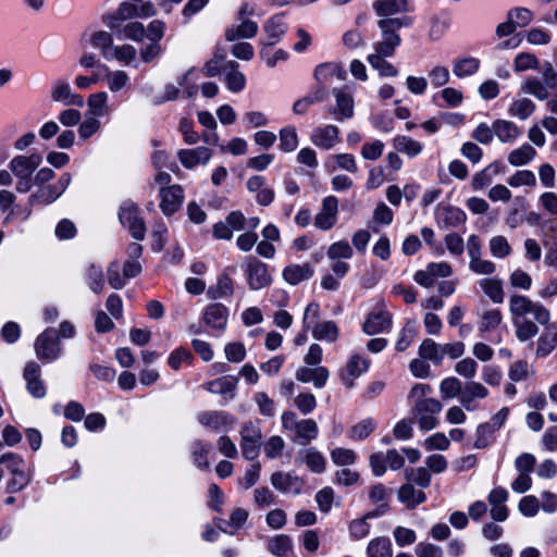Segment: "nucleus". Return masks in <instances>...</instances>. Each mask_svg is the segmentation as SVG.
Here are the masks:
<instances>
[{
	"instance_id": "56",
	"label": "nucleus",
	"mask_w": 557,
	"mask_h": 557,
	"mask_svg": "<svg viewBox=\"0 0 557 557\" xmlns=\"http://www.w3.org/2000/svg\"><path fill=\"white\" fill-rule=\"evenodd\" d=\"M507 15L509 20L513 21L516 27H525L533 20V13L528 8L518 7L508 11Z\"/></svg>"
},
{
	"instance_id": "44",
	"label": "nucleus",
	"mask_w": 557,
	"mask_h": 557,
	"mask_svg": "<svg viewBox=\"0 0 557 557\" xmlns=\"http://www.w3.org/2000/svg\"><path fill=\"white\" fill-rule=\"evenodd\" d=\"M210 451V445L205 444L201 440H196L191 443V456L194 463L201 470H208L210 462L208 460V454Z\"/></svg>"
},
{
	"instance_id": "22",
	"label": "nucleus",
	"mask_w": 557,
	"mask_h": 557,
	"mask_svg": "<svg viewBox=\"0 0 557 557\" xmlns=\"http://www.w3.org/2000/svg\"><path fill=\"white\" fill-rule=\"evenodd\" d=\"M296 379L304 383L312 382L315 387L321 388L329 379V370L325 367H302L297 370Z\"/></svg>"
},
{
	"instance_id": "23",
	"label": "nucleus",
	"mask_w": 557,
	"mask_h": 557,
	"mask_svg": "<svg viewBox=\"0 0 557 557\" xmlns=\"http://www.w3.org/2000/svg\"><path fill=\"white\" fill-rule=\"evenodd\" d=\"M198 421L206 428L219 431L223 426L231 425L233 418L225 411H203L198 414Z\"/></svg>"
},
{
	"instance_id": "60",
	"label": "nucleus",
	"mask_w": 557,
	"mask_h": 557,
	"mask_svg": "<svg viewBox=\"0 0 557 557\" xmlns=\"http://www.w3.org/2000/svg\"><path fill=\"white\" fill-rule=\"evenodd\" d=\"M323 95L324 92L321 89H318L313 96H306L301 99H298L293 104L294 113L298 115L305 114L310 106L323 100Z\"/></svg>"
},
{
	"instance_id": "42",
	"label": "nucleus",
	"mask_w": 557,
	"mask_h": 557,
	"mask_svg": "<svg viewBox=\"0 0 557 557\" xmlns=\"http://www.w3.org/2000/svg\"><path fill=\"white\" fill-rule=\"evenodd\" d=\"M280 149L283 152H293L298 147V134L295 126L288 125L280 129Z\"/></svg>"
},
{
	"instance_id": "58",
	"label": "nucleus",
	"mask_w": 557,
	"mask_h": 557,
	"mask_svg": "<svg viewBox=\"0 0 557 557\" xmlns=\"http://www.w3.org/2000/svg\"><path fill=\"white\" fill-rule=\"evenodd\" d=\"M508 184L511 187L535 186L536 177L534 173L529 170H520L509 177Z\"/></svg>"
},
{
	"instance_id": "63",
	"label": "nucleus",
	"mask_w": 557,
	"mask_h": 557,
	"mask_svg": "<svg viewBox=\"0 0 557 557\" xmlns=\"http://www.w3.org/2000/svg\"><path fill=\"white\" fill-rule=\"evenodd\" d=\"M352 256L350 245L345 240H339L332 244L327 250L330 259H349Z\"/></svg>"
},
{
	"instance_id": "12",
	"label": "nucleus",
	"mask_w": 557,
	"mask_h": 557,
	"mask_svg": "<svg viewBox=\"0 0 557 557\" xmlns=\"http://www.w3.org/2000/svg\"><path fill=\"white\" fill-rule=\"evenodd\" d=\"M310 140L315 147L330 150L341 140L339 129L337 126L332 124L318 126L313 128L310 135Z\"/></svg>"
},
{
	"instance_id": "52",
	"label": "nucleus",
	"mask_w": 557,
	"mask_h": 557,
	"mask_svg": "<svg viewBox=\"0 0 557 557\" xmlns=\"http://www.w3.org/2000/svg\"><path fill=\"white\" fill-rule=\"evenodd\" d=\"M545 256L544 263L557 270V231L544 240Z\"/></svg>"
},
{
	"instance_id": "14",
	"label": "nucleus",
	"mask_w": 557,
	"mask_h": 557,
	"mask_svg": "<svg viewBox=\"0 0 557 557\" xmlns=\"http://www.w3.org/2000/svg\"><path fill=\"white\" fill-rule=\"evenodd\" d=\"M332 94L335 97L336 107L330 109L329 112L333 114L335 120L342 122L343 120L352 117L354 99L351 95L341 88H334Z\"/></svg>"
},
{
	"instance_id": "49",
	"label": "nucleus",
	"mask_w": 557,
	"mask_h": 557,
	"mask_svg": "<svg viewBox=\"0 0 557 557\" xmlns=\"http://www.w3.org/2000/svg\"><path fill=\"white\" fill-rule=\"evenodd\" d=\"M480 67V61L475 58H465L454 63L453 72L457 77L473 75Z\"/></svg>"
},
{
	"instance_id": "57",
	"label": "nucleus",
	"mask_w": 557,
	"mask_h": 557,
	"mask_svg": "<svg viewBox=\"0 0 557 557\" xmlns=\"http://www.w3.org/2000/svg\"><path fill=\"white\" fill-rule=\"evenodd\" d=\"M246 273L248 278H265L270 276L267 264L251 257L247 259Z\"/></svg>"
},
{
	"instance_id": "51",
	"label": "nucleus",
	"mask_w": 557,
	"mask_h": 557,
	"mask_svg": "<svg viewBox=\"0 0 557 557\" xmlns=\"http://www.w3.org/2000/svg\"><path fill=\"white\" fill-rule=\"evenodd\" d=\"M296 434L299 438L302 440V444L306 445L312 440H314L318 435V425L317 422L312 419H306L299 421V425L297 428Z\"/></svg>"
},
{
	"instance_id": "54",
	"label": "nucleus",
	"mask_w": 557,
	"mask_h": 557,
	"mask_svg": "<svg viewBox=\"0 0 557 557\" xmlns=\"http://www.w3.org/2000/svg\"><path fill=\"white\" fill-rule=\"evenodd\" d=\"M495 432L496 430L488 422L480 424L476 428V441L474 442V447L478 449L488 447Z\"/></svg>"
},
{
	"instance_id": "46",
	"label": "nucleus",
	"mask_w": 557,
	"mask_h": 557,
	"mask_svg": "<svg viewBox=\"0 0 557 557\" xmlns=\"http://www.w3.org/2000/svg\"><path fill=\"white\" fill-rule=\"evenodd\" d=\"M104 81L111 92H119L129 84V76L123 70L108 71Z\"/></svg>"
},
{
	"instance_id": "31",
	"label": "nucleus",
	"mask_w": 557,
	"mask_h": 557,
	"mask_svg": "<svg viewBox=\"0 0 557 557\" xmlns=\"http://www.w3.org/2000/svg\"><path fill=\"white\" fill-rule=\"evenodd\" d=\"M398 499L406 504L408 509H414L418 505L425 502L426 495L423 491L416 490L412 484L407 483L398 490Z\"/></svg>"
},
{
	"instance_id": "1",
	"label": "nucleus",
	"mask_w": 557,
	"mask_h": 557,
	"mask_svg": "<svg viewBox=\"0 0 557 557\" xmlns=\"http://www.w3.org/2000/svg\"><path fill=\"white\" fill-rule=\"evenodd\" d=\"M510 311L513 315L533 314L534 320L544 325V331L539 337L536 355L545 357L557 346V323H549V311L542 305L532 302L529 298L515 295L510 299Z\"/></svg>"
},
{
	"instance_id": "47",
	"label": "nucleus",
	"mask_w": 557,
	"mask_h": 557,
	"mask_svg": "<svg viewBox=\"0 0 557 557\" xmlns=\"http://www.w3.org/2000/svg\"><path fill=\"white\" fill-rule=\"evenodd\" d=\"M488 248L491 255L498 259L508 257L512 251L508 239L503 235L492 236L488 242Z\"/></svg>"
},
{
	"instance_id": "8",
	"label": "nucleus",
	"mask_w": 557,
	"mask_h": 557,
	"mask_svg": "<svg viewBox=\"0 0 557 557\" xmlns=\"http://www.w3.org/2000/svg\"><path fill=\"white\" fill-rule=\"evenodd\" d=\"M41 163L42 156L39 152L17 154L9 162V169L16 178H32Z\"/></svg>"
},
{
	"instance_id": "17",
	"label": "nucleus",
	"mask_w": 557,
	"mask_h": 557,
	"mask_svg": "<svg viewBox=\"0 0 557 557\" xmlns=\"http://www.w3.org/2000/svg\"><path fill=\"white\" fill-rule=\"evenodd\" d=\"M271 484L282 493L299 494L302 490L304 481L299 476L292 475L290 473L276 471L271 475Z\"/></svg>"
},
{
	"instance_id": "48",
	"label": "nucleus",
	"mask_w": 557,
	"mask_h": 557,
	"mask_svg": "<svg viewBox=\"0 0 557 557\" xmlns=\"http://www.w3.org/2000/svg\"><path fill=\"white\" fill-rule=\"evenodd\" d=\"M368 557H392V545L387 537L372 540L367 548Z\"/></svg>"
},
{
	"instance_id": "62",
	"label": "nucleus",
	"mask_w": 557,
	"mask_h": 557,
	"mask_svg": "<svg viewBox=\"0 0 557 557\" xmlns=\"http://www.w3.org/2000/svg\"><path fill=\"white\" fill-rule=\"evenodd\" d=\"M101 127V123L95 116L86 115V119L79 123L78 135L82 139H88L95 135Z\"/></svg>"
},
{
	"instance_id": "19",
	"label": "nucleus",
	"mask_w": 557,
	"mask_h": 557,
	"mask_svg": "<svg viewBox=\"0 0 557 557\" xmlns=\"http://www.w3.org/2000/svg\"><path fill=\"white\" fill-rule=\"evenodd\" d=\"M23 376L26 381L27 391L37 398H42L46 395V388L40 380V367L34 362H27L24 368Z\"/></svg>"
},
{
	"instance_id": "4",
	"label": "nucleus",
	"mask_w": 557,
	"mask_h": 557,
	"mask_svg": "<svg viewBox=\"0 0 557 557\" xmlns=\"http://www.w3.org/2000/svg\"><path fill=\"white\" fill-rule=\"evenodd\" d=\"M72 182V175L63 173L53 184L42 185L29 196L30 205H50L59 199Z\"/></svg>"
},
{
	"instance_id": "43",
	"label": "nucleus",
	"mask_w": 557,
	"mask_h": 557,
	"mask_svg": "<svg viewBox=\"0 0 557 557\" xmlns=\"http://www.w3.org/2000/svg\"><path fill=\"white\" fill-rule=\"evenodd\" d=\"M385 58L387 57L379 53H371L368 55L367 60L370 63V65L379 72L381 76H396L398 74V70L392 63L387 62Z\"/></svg>"
},
{
	"instance_id": "24",
	"label": "nucleus",
	"mask_w": 557,
	"mask_h": 557,
	"mask_svg": "<svg viewBox=\"0 0 557 557\" xmlns=\"http://www.w3.org/2000/svg\"><path fill=\"white\" fill-rule=\"evenodd\" d=\"M258 33V24L251 20H242L237 26H230L225 29L224 37L227 41L237 39L253 38Z\"/></svg>"
},
{
	"instance_id": "25",
	"label": "nucleus",
	"mask_w": 557,
	"mask_h": 557,
	"mask_svg": "<svg viewBox=\"0 0 557 557\" xmlns=\"http://www.w3.org/2000/svg\"><path fill=\"white\" fill-rule=\"evenodd\" d=\"M89 42L95 49L100 51L104 60L111 61V50L114 47L111 33L102 29L92 32L89 37Z\"/></svg>"
},
{
	"instance_id": "15",
	"label": "nucleus",
	"mask_w": 557,
	"mask_h": 557,
	"mask_svg": "<svg viewBox=\"0 0 557 557\" xmlns=\"http://www.w3.org/2000/svg\"><path fill=\"white\" fill-rule=\"evenodd\" d=\"M346 71L342 64L326 62L319 64L314 69L313 76L320 88L323 91L324 85L332 81L333 77H336L338 81H344L346 78Z\"/></svg>"
},
{
	"instance_id": "20",
	"label": "nucleus",
	"mask_w": 557,
	"mask_h": 557,
	"mask_svg": "<svg viewBox=\"0 0 557 557\" xmlns=\"http://www.w3.org/2000/svg\"><path fill=\"white\" fill-rule=\"evenodd\" d=\"M493 131L497 139L504 144H511L521 135L520 128L508 120H495L493 122Z\"/></svg>"
},
{
	"instance_id": "38",
	"label": "nucleus",
	"mask_w": 557,
	"mask_h": 557,
	"mask_svg": "<svg viewBox=\"0 0 557 557\" xmlns=\"http://www.w3.org/2000/svg\"><path fill=\"white\" fill-rule=\"evenodd\" d=\"M513 324L516 326V336L519 341L525 342L539 332L537 325L525 318V315H515Z\"/></svg>"
},
{
	"instance_id": "21",
	"label": "nucleus",
	"mask_w": 557,
	"mask_h": 557,
	"mask_svg": "<svg viewBox=\"0 0 557 557\" xmlns=\"http://www.w3.org/2000/svg\"><path fill=\"white\" fill-rule=\"evenodd\" d=\"M263 29L267 37L260 41L261 46H274L286 33L287 26L281 17L273 16L264 23Z\"/></svg>"
},
{
	"instance_id": "18",
	"label": "nucleus",
	"mask_w": 557,
	"mask_h": 557,
	"mask_svg": "<svg viewBox=\"0 0 557 557\" xmlns=\"http://www.w3.org/2000/svg\"><path fill=\"white\" fill-rule=\"evenodd\" d=\"M368 368L369 360L362 359L359 355H354L341 372V379L343 383L350 388L354 385V381L366 372Z\"/></svg>"
},
{
	"instance_id": "41",
	"label": "nucleus",
	"mask_w": 557,
	"mask_h": 557,
	"mask_svg": "<svg viewBox=\"0 0 557 557\" xmlns=\"http://www.w3.org/2000/svg\"><path fill=\"white\" fill-rule=\"evenodd\" d=\"M419 356L421 359L431 360L434 364H441L443 354L441 352V345L436 344L431 338H425L419 347Z\"/></svg>"
},
{
	"instance_id": "27",
	"label": "nucleus",
	"mask_w": 557,
	"mask_h": 557,
	"mask_svg": "<svg viewBox=\"0 0 557 557\" xmlns=\"http://www.w3.org/2000/svg\"><path fill=\"white\" fill-rule=\"evenodd\" d=\"M373 9L379 16H389L410 10L408 0H375Z\"/></svg>"
},
{
	"instance_id": "33",
	"label": "nucleus",
	"mask_w": 557,
	"mask_h": 557,
	"mask_svg": "<svg viewBox=\"0 0 557 557\" xmlns=\"http://www.w3.org/2000/svg\"><path fill=\"white\" fill-rule=\"evenodd\" d=\"M391 324V315L387 312L370 313L362 325L363 331L373 335L384 331Z\"/></svg>"
},
{
	"instance_id": "30",
	"label": "nucleus",
	"mask_w": 557,
	"mask_h": 557,
	"mask_svg": "<svg viewBox=\"0 0 557 557\" xmlns=\"http://www.w3.org/2000/svg\"><path fill=\"white\" fill-rule=\"evenodd\" d=\"M502 170L503 164L498 161L488 164L482 171L474 174L471 182L472 188L474 190H479L488 186L492 183L494 176L499 174Z\"/></svg>"
},
{
	"instance_id": "2",
	"label": "nucleus",
	"mask_w": 557,
	"mask_h": 557,
	"mask_svg": "<svg viewBox=\"0 0 557 557\" xmlns=\"http://www.w3.org/2000/svg\"><path fill=\"white\" fill-rule=\"evenodd\" d=\"M542 77L530 76L521 84V91L540 101H546V110L557 116V72L549 62L542 65Z\"/></svg>"
},
{
	"instance_id": "32",
	"label": "nucleus",
	"mask_w": 557,
	"mask_h": 557,
	"mask_svg": "<svg viewBox=\"0 0 557 557\" xmlns=\"http://www.w3.org/2000/svg\"><path fill=\"white\" fill-rule=\"evenodd\" d=\"M237 383L238 379L236 376L225 375L207 383L206 388L211 393L221 394L223 396L230 395V398H233Z\"/></svg>"
},
{
	"instance_id": "40",
	"label": "nucleus",
	"mask_w": 557,
	"mask_h": 557,
	"mask_svg": "<svg viewBox=\"0 0 557 557\" xmlns=\"http://www.w3.org/2000/svg\"><path fill=\"white\" fill-rule=\"evenodd\" d=\"M536 156V150L524 144L508 154V162L513 166H521L531 162Z\"/></svg>"
},
{
	"instance_id": "9",
	"label": "nucleus",
	"mask_w": 557,
	"mask_h": 557,
	"mask_svg": "<svg viewBox=\"0 0 557 557\" xmlns=\"http://www.w3.org/2000/svg\"><path fill=\"white\" fill-rule=\"evenodd\" d=\"M240 437L243 456L248 460H255L259 455L262 438L260 428L252 422H246L240 430Z\"/></svg>"
},
{
	"instance_id": "55",
	"label": "nucleus",
	"mask_w": 557,
	"mask_h": 557,
	"mask_svg": "<svg viewBox=\"0 0 557 557\" xmlns=\"http://www.w3.org/2000/svg\"><path fill=\"white\" fill-rule=\"evenodd\" d=\"M502 319V313L498 309L485 311L481 315V322L479 326L480 332L484 333L496 329L500 324Z\"/></svg>"
},
{
	"instance_id": "50",
	"label": "nucleus",
	"mask_w": 557,
	"mask_h": 557,
	"mask_svg": "<svg viewBox=\"0 0 557 557\" xmlns=\"http://www.w3.org/2000/svg\"><path fill=\"white\" fill-rule=\"evenodd\" d=\"M451 275V268L445 262L431 263L428 267V273L418 271L414 278H444Z\"/></svg>"
},
{
	"instance_id": "3",
	"label": "nucleus",
	"mask_w": 557,
	"mask_h": 557,
	"mask_svg": "<svg viewBox=\"0 0 557 557\" xmlns=\"http://www.w3.org/2000/svg\"><path fill=\"white\" fill-rule=\"evenodd\" d=\"M412 18L409 16L386 17L377 22V26L382 32V39L373 45L374 53L386 57H393L401 39L398 30L401 27H409Z\"/></svg>"
},
{
	"instance_id": "39",
	"label": "nucleus",
	"mask_w": 557,
	"mask_h": 557,
	"mask_svg": "<svg viewBox=\"0 0 557 557\" xmlns=\"http://www.w3.org/2000/svg\"><path fill=\"white\" fill-rule=\"evenodd\" d=\"M338 327L334 321H324L317 323L312 330V336L318 341H326L330 343L338 338Z\"/></svg>"
},
{
	"instance_id": "37",
	"label": "nucleus",
	"mask_w": 557,
	"mask_h": 557,
	"mask_svg": "<svg viewBox=\"0 0 557 557\" xmlns=\"http://www.w3.org/2000/svg\"><path fill=\"white\" fill-rule=\"evenodd\" d=\"M226 67L230 69V72L225 76L227 88L233 92L242 91L246 86V78L245 75L237 70L238 63L228 61Z\"/></svg>"
},
{
	"instance_id": "29",
	"label": "nucleus",
	"mask_w": 557,
	"mask_h": 557,
	"mask_svg": "<svg viewBox=\"0 0 557 557\" xmlns=\"http://www.w3.org/2000/svg\"><path fill=\"white\" fill-rule=\"evenodd\" d=\"M88 111L86 115L99 117L108 115L110 109L108 107V94L106 91H98L89 95L87 99Z\"/></svg>"
},
{
	"instance_id": "34",
	"label": "nucleus",
	"mask_w": 557,
	"mask_h": 557,
	"mask_svg": "<svg viewBox=\"0 0 557 557\" xmlns=\"http://www.w3.org/2000/svg\"><path fill=\"white\" fill-rule=\"evenodd\" d=\"M394 148L401 153L407 154L409 158H414L422 152L423 146L421 143L408 136L398 135L393 139Z\"/></svg>"
},
{
	"instance_id": "35",
	"label": "nucleus",
	"mask_w": 557,
	"mask_h": 557,
	"mask_svg": "<svg viewBox=\"0 0 557 557\" xmlns=\"http://www.w3.org/2000/svg\"><path fill=\"white\" fill-rule=\"evenodd\" d=\"M268 549L277 557H290L293 554L292 539L286 534L276 535L269 541Z\"/></svg>"
},
{
	"instance_id": "59",
	"label": "nucleus",
	"mask_w": 557,
	"mask_h": 557,
	"mask_svg": "<svg viewBox=\"0 0 557 557\" xmlns=\"http://www.w3.org/2000/svg\"><path fill=\"white\" fill-rule=\"evenodd\" d=\"M513 67L516 72H523L530 69L535 70L539 67V60L532 53L521 52L515 58Z\"/></svg>"
},
{
	"instance_id": "13",
	"label": "nucleus",
	"mask_w": 557,
	"mask_h": 557,
	"mask_svg": "<svg viewBox=\"0 0 557 557\" xmlns=\"http://www.w3.org/2000/svg\"><path fill=\"white\" fill-rule=\"evenodd\" d=\"M212 157V150L207 147H197L194 149H181L177 152V159L185 169H194L197 165L207 164Z\"/></svg>"
},
{
	"instance_id": "11",
	"label": "nucleus",
	"mask_w": 557,
	"mask_h": 557,
	"mask_svg": "<svg viewBox=\"0 0 557 557\" xmlns=\"http://www.w3.org/2000/svg\"><path fill=\"white\" fill-rule=\"evenodd\" d=\"M50 98L54 102H61L66 107L70 106H76V107H83L84 106V98L83 96L75 94L72 91V88L70 84L62 78H58L53 82L50 90Z\"/></svg>"
},
{
	"instance_id": "7",
	"label": "nucleus",
	"mask_w": 557,
	"mask_h": 557,
	"mask_svg": "<svg viewBox=\"0 0 557 557\" xmlns=\"http://www.w3.org/2000/svg\"><path fill=\"white\" fill-rule=\"evenodd\" d=\"M35 351L41 360H55L61 355V346L57 330L50 327L45 330L35 342Z\"/></svg>"
},
{
	"instance_id": "64",
	"label": "nucleus",
	"mask_w": 557,
	"mask_h": 557,
	"mask_svg": "<svg viewBox=\"0 0 557 557\" xmlns=\"http://www.w3.org/2000/svg\"><path fill=\"white\" fill-rule=\"evenodd\" d=\"M305 462L309 469L315 473H321L325 469L324 457L313 448H310L305 456Z\"/></svg>"
},
{
	"instance_id": "5",
	"label": "nucleus",
	"mask_w": 557,
	"mask_h": 557,
	"mask_svg": "<svg viewBox=\"0 0 557 557\" xmlns=\"http://www.w3.org/2000/svg\"><path fill=\"white\" fill-rule=\"evenodd\" d=\"M138 213V206L132 200H125L119 209V220L135 239L141 240L146 235V225Z\"/></svg>"
},
{
	"instance_id": "26",
	"label": "nucleus",
	"mask_w": 557,
	"mask_h": 557,
	"mask_svg": "<svg viewBox=\"0 0 557 557\" xmlns=\"http://www.w3.org/2000/svg\"><path fill=\"white\" fill-rule=\"evenodd\" d=\"M536 110V104L527 97H520L515 98L509 107H508V114L511 117H516L520 121H525L530 116L533 115V113Z\"/></svg>"
},
{
	"instance_id": "61",
	"label": "nucleus",
	"mask_w": 557,
	"mask_h": 557,
	"mask_svg": "<svg viewBox=\"0 0 557 557\" xmlns=\"http://www.w3.org/2000/svg\"><path fill=\"white\" fill-rule=\"evenodd\" d=\"M313 275L311 267L307 263L292 264L284 269V278H309Z\"/></svg>"
},
{
	"instance_id": "53",
	"label": "nucleus",
	"mask_w": 557,
	"mask_h": 557,
	"mask_svg": "<svg viewBox=\"0 0 557 557\" xmlns=\"http://www.w3.org/2000/svg\"><path fill=\"white\" fill-rule=\"evenodd\" d=\"M122 34L125 39L133 40L136 42H140L144 40L146 36V28L143 23L137 21L128 22L123 25Z\"/></svg>"
},
{
	"instance_id": "28",
	"label": "nucleus",
	"mask_w": 557,
	"mask_h": 557,
	"mask_svg": "<svg viewBox=\"0 0 557 557\" xmlns=\"http://www.w3.org/2000/svg\"><path fill=\"white\" fill-rule=\"evenodd\" d=\"M203 320L207 325L223 330L227 322V309L221 304H212L206 309Z\"/></svg>"
},
{
	"instance_id": "36",
	"label": "nucleus",
	"mask_w": 557,
	"mask_h": 557,
	"mask_svg": "<svg viewBox=\"0 0 557 557\" xmlns=\"http://www.w3.org/2000/svg\"><path fill=\"white\" fill-rule=\"evenodd\" d=\"M437 216L446 227H456L466 221V213L455 207L438 208Z\"/></svg>"
},
{
	"instance_id": "6",
	"label": "nucleus",
	"mask_w": 557,
	"mask_h": 557,
	"mask_svg": "<svg viewBox=\"0 0 557 557\" xmlns=\"http://www.w3.org/2000/svg\"><path fill=\"white\" fill-rule=\"evenodd\" d=\"M442 408L441 401L429 398V400L414 403L411 412L417 419L419 428L423 431H430L437 425L438 420L435 414L441 412Z\"/></svg>"
},
{
	"instance_id": "45",
	"label": "nucleus",
	"mask_w": 557,
	"mask_h": 557,
	"mask_svg": "<svg viewBox=\"0 0 557 557\" xmlns=\"http://www.w3.org/2000/svg\"><path fill=\"white\" fill-rule=\"evenodd\" d=\"M137 55V50L133 45L123 44L115 46L111 50V60H115L124 65H131Z\"/></svg>"
},
{
	"instance_id": "10",
	"label": "nucleus",
	"mask_w": 557,
	"mask_h": 557,
	"mask_svg": "<svg viewBox=\"0 0 557 557\" xmlns=\"http://www.w3.org/2000/svg\"><path fill=\"white\" fill-rule=\"evenodd\" d=\"M338 199L327 196L322 200L321 209L313 220V225L320 231H329L337 223Z\"/></svg>"
},
{
	"instance_id": "16",
	"label": "nucleus",
	"mask_w": 557,
	"mask_h": 557,
	"mask_svg": "<svg viewBox=\"0 0 557 557\" xmlns=\"http://www.w3.org/2000/svg\"><path fill=\"white\" fill-rule=\"evenodd\" d=\"M184 191L180 185H172L161 189L160 208L165 215H171L178 210L183 202Z\"/></svg>"
}]
</instances>
